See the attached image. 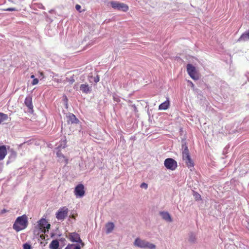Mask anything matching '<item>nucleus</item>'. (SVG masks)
<instances>
[{
  "instance_id": "nucleus-36",
  "label": "nucleus",
  "mask_w": 249,
  "mask_h": 249,
  "mask_svg": "<svg viewBox=\"0 0 249 249\" xmlns=\"http://www.w3.org/2000/svg\"><path fill=\"white\" fill-rule=\"evenodd\" d=\"M11 155L12 156H13L14 158H15L17 156V153L15 151H14V150H12L11 151Z\"/></svg>"
},
{
  "instance_id": "nucleus-22",
  "label": "nucleus",
  "mask_w": 249,
  "mask_h": 249,
  "mask_svg": "<svg viewBox=\"0 0 249 249\" xmlns=\"http://www.w3.org/2000/svg\"><path fill=\"white\" fill-rule=\"evenodd\" d=\"M59 244L57 240H53L50 244V248L52 249H57Z\"/></svg>"
},
{
  "instance_id": "nucleus-18",
  "label": "nucleus",
  "mask_w": 249,
  "mask_h": 249,
  "mask_svg": "<svg viewBox=\"0 0 249 249\" xmlns=\"http://www.w3.org/2000/svg\"><path fill=\"white\" fill-rule=\"evenodd\" d=\"M106 233L107 234L111 233L114 228V225L113 223L112 222H108L106 225Z\"/></svg>"
},
{
  "instance_id": "nucleus-28",
  "label": "nucleus",
  "mask_w": 249,
  "mask_h": 249,
  "mask_svg": "<svg viewBox=\"0 0 249 249\" xmlns=\"http://www.w3.org/2000/svg\"><path fill=\"white\" fill-rule=\"evenodd\" d=\"M68 81L69 82V83L70 84H73L74 81H75V80H74V77L73 76L71 77L69 79H68Z\"/></svg>"
},
{
  "instance_id": "nucleus-38",
  "label": "nucleus",
  "mask_w": 249,
  "mask_h": 249,
  "mask_svg": "<svg viewBox=\"0 0 249 249\" xmlns=\"http://www.w3.org/2000/svg\"><path fill=\"white\" fill-rule=\"evenodd\" d=\"M31 78H33V79H34V78H35V75H32L31 76Z\"/></svg>"
},
{
  "instance_id": "nucleus-33",
  "label": "nucleus",
  "mask_w": 249,
  "mask_h": 249,
  "mask_svg": "<svg viewBox=\"0 0 249 249\" xmlns=\"http://www.w3.org/2000/svg\"><path fill=\"white\" fill-rule=\"evenodd\" d=\"M141 187L142 188H144L145 189H147V187H148V185L146 183H142L141 184Z\"/></svg>"
},
{
  "instance_id": "nucleus-14",
  "label": "nucleus",
  "mask_w": 249,
  "mask_h": 249,
  "mask_svg": "<svg viewBox=\"0 0 249 249\" xmlns=\"http://www.w3.org/2000/svg\"><path fill=\"white\" fill-rule=\"evenodd\" d=\"M7 153L5 145L0 146V161L3 160Z\"/></svg>"
},
{
  "instance_id": "nucleus-4",
  "label": "nucleus",
  "mask_w": 249,
  "mask_h": 249,
  "mask_svg": "<svg viewBox=\"0 0 249 249\" xmlns=\"http://www.w3.org/2000/svg\"><path fill=\"white\" fill-rule=\"evenodd\" d=\"M187 71L189 76L194 80H197L199 79V75L197 73L196 68L191 64H188L186 66Z\"/></svg>"
},
{
  "instance_id": "nucleus-21",
  "label": "nucleus",
  "mask_w": 249,
  "mask_h": 249,
  "mask_svg": "<svg viewBox=\"0 0 249 249\" xmlns=\"http://www.w3.org/2000/svg\"><path fill=\"white\" fill-rule=\"evenodd\" d=\"M196 237L195 233L190 232L189 234L188 241L191 244H194L196 242Z\"/></svg>"
},
{
  "instance_id": "nucleus-7",
  "label": "nucleus",
  "mask_w": 249,
  "mask_h": 249,
  "mask_svg": "<svg viewBox=\"0 0 249 249\" xmlns=\"http://www.w3.org/2000/svg\"><path fill=\"white\" fill-rule=\"evenodd\" d=\"M110 4L112 7L114 9L122 10L124 12H126L128 10V6L123 3L112 1L110 2Z\"/></svg>"
},
{
  "instance_id": "nucleus-5",
  "label": "nucleus",
  "mask_w": 249,
  "mask_h": 249,
  "mask_svg": "<svg viewBox=\"0 0 249 249\" xmlns=\"http://www.w3.org/2000/svg\"><path fill=\"white\" fill-rule=\"evenodd\" d=\"M165 167L170 170H175L177 166V162L172 158H167L164 161Z\"/></svg>"
},
{
  "instance_id": "nucleus-12",
  "label": "nucleus",
  "mask_w": 249,
  "mask_h": 249,
  "mask_svg": "<svg viewBox=\"0 0 249 249\" xmlns=\"http://www.w3.org/2000/svg\"><path fill=\"white\" fill-rule=\"evenodd\" d=\"M24 104L29 109L33 110V105L32 103V98L31 96H28L26 97Z\"/></svg>"
},
{
  "instance_id": "nucleus-24",
  "label": "nucleus",
  "mask_w": 249,
  "mask_h": 249,
  "mask_svg": "<svg viewBox=\"0 0 249 249\" xmlns=\"http://www.w3.org/2000/svg\"><path fill=\"white\" fill-rule=\"evenodd\" d=\"M7 118V115L3 113H0V123L6 120Z\"/></svg>"
},
{
  "instance_id": "nucleus-40",
  "label": "nucleus",
  "mask_w": 249,
  "mask_h": 249,
  "mask_svg": "<svg viewBox=\"0 0 249 249\" xmlns=\"http://www.w3.org/2000/svg\"><path fill=\"white\" fill-rule=\"evenodd\" d=\"M73 88H74V89H77V86H76V85H75L74 86Z\"/></svg>"
},
{
  "instance_id": "nucleus-37",
  "label": "nucleus",
  "mask_w": 249,
  "mask_h": 249,
  "mask_svg": "<svg viewBox=\"0 0 249 249\" xmlns=\"http://www.w3.org/2000/svg\"><path fill=\"white\" fill-rule=\"evenodd\" d=\"M7 212V210H6V209H2V210L1 211L0 213H1V214H3V213H6V212Z\"/></svg>"
},
{
  "instance_id": "nucleus-34",
  "label": "nucleus",
  "mask_w": 249,
  "mask_h": 249,
  "mask_svg": "<svg viewBox=\"0 0 249 249\" xmlns=\"http://www.w3.org/2000/svg\"><path fill=\"white\" fill-rule=\"evenodd\" d=\"M4 167L3 163L2 162H0V173H1L3 170V168Z\"/></svg>"
},
{
  "instance_id": "nucleus-17",
  "label": "nucleus",
  "mask_w": 249,
  "mask_h": 249,
  "mask_svg": "<svg viewBox=\"0 0 249 249\" xmlns=\"http://www.w3.org/2000/svg\"><path fill=\"white\" fill-rule=\"evenodd\" d=\"M248 40H249V30L243 34L238 39L239 42Z\"/></svg>"
},
{
  "instance_id": "nucleus-41",
  "label": "nucleus",
  "mask_w": 249,
  "mask_h": 249,
  "mask_svg": "<svg viewBox=\"0 0 249 249\" xmlns=\"http://www.w3.org/2000/svg\"><path fill=\"white\" fill-rule=\"evenodd\" d=\"M190 83L191 84V85H192V86L193 87L194 86L193 83L191 81H190Z\"/></svg>"
},
{
  "instance_id": "nucleus-10",
  "label": "nucleus",
  "mask_w": 249,
  "mask_h": 249,
  "mask_svg": "<svg viewBox=\"0 0 249 249\" xmlns=\"http://www.w3.org/2000/svg\"><path fill=\"white\" fill-rule=\"evenodd\" d=\"M74 193L77 197H81L83 196L85 193L84 185L82 184L77 185L75 188Z\"/></svg>"
},
{
  "instance_id": "nucleus-35",
  "label": "nucleus",
  "mask_w": 249,
  "mask_h": 249,
  "mask_svg": "<svg viewBox=\"0 0 249 249\" xmlns=\"http://www.w3.org/2000/svg\"><path fill=\"white\" fill-rule=\"evenodd\" d=\"M246 228L249 230V219H248L246 220Z\"/></svg>"
},
{
  "instance_id": "nucleus-20",
  "label": "nucleus",
  "mask_w": 249,
  "mask_h": 249,
  "mask_svg": "<svg viewBox=\"0 0 249 249\" xmlns=\"http://www.w3.org/2000/svg\"><path fill=\"white\" fill-rule=\"evenodd\" d=\"M66 139L65 138H64V139H62L61 141L60 142V143L58 144L57 146V148L59 150H61V149L65 148L67 145H66Z\"/></svg>"
},
{
  "instance_id": "nucleus-30",
  "label": "nucleus",
  "mask_w": 249,
  "mask_h": 249,
  "mask_svg": "<svg viewBox=\"0 0 249 249\" xmlns=\"http://www.w3.org/2000/svg\"><path fill=\"white\" fill-rule=\"evenodd\" d=\"M81 8V6L79 4H76L75 5V9H76V10L79 11L80 13L82 12V11L80 10Z\"/></svg>"
},
{
  "instance_id": "nucleus-27",
  "label": "nucleus",
  "mask_w": 249,
  "mask_h": 249,
  "mask_svg": "<svg viewBox=\"0 0 249 249\" xmlns=\"http://www.w3.org/2000/svg\"><path fill=\"white\" fill-rule=\"evenodd\" d=\"M23 249H31L32 247L29 244L25 243L23 244Z\"/></svg>"
},
{
  "instance_id": "nucleus-1",
  "label": "nucleus",
  "mask_w": 249,
  "mask_h": 249,
  "mask_svg": "<svg viewBox=\"0 0 249 249\" xmlns=\"http://www.w3.org/2000/svg\"><path fill=\"white\" fill-rule=\"evenodd\" d=\"M28 225V217L25 215L18 216L13 224V228L16 231H19L26 229Z\"/></svg>"
},
{
  "instance_id": "nucleus-13",
  "label": "nucleus",
  "mask_w": 249,
  "mask_h": 249,
  "mask_svg": "<svg viewBox=\"0 0 249 249\" xmlns=\"http://www.w3.org/2000/svg\"><path fill=\"white\" fill-rule=\"evenodd\" d=\"M68 119V122L69 123L71 124H77L79 122L78 119L76 118L75 116L72 113H70L67 116Z\"/></svg>"
},
{
  "instance_id": "nucleus-2",
  "label": "nucleus",
  "mask_w": 249,
  "mask_h": 249,
  "mask_svg": "<svg viewBox=\"0 0 249 249\" xmlns=\"http://www.w3.org/2000/svg\"><path fill=\"white\" fill-rule=\"evenodd\" d=\"M134 244L135 246L141 248H147L149 249H156V246L154 244L145 240H142L139 238L135 239Z\"/></svg>"
},
{
  "instance_id": "nucleus-3",
  "label": "nucleus",
  "mask_w": 249,
  "mask_h": 249,
  "mask_svg": "<svg viewBox=\"0 0 249 249\" xmlns=\"http://www.w3.org/2000/svg\"><path fill=\"white\" fill-rule=\"evenodd\" d=\"M182 159L184 161H185L187 167H188L189 168L194 167V162L191 158L189 151L188 149V147L186 145L185 146L184 149L182 151Z\"/></svg>"
},
{
  "instance_id": "nucleus-15",
  "label": "nucleus",
  "mask_w": 249,
  "mask_h": 249,
  "mask_svg": "<svg viewBox=\"0 0 249 249\" xmlns=\"http://www.w3.org/2000/svg\"><path fill=\"white\" fill-rule=\"evenodd\" d=\"M160 215L162 217V219L167 222H172V219L169 213L167 212H160Z\"/></svg>"
},
{
  "instance_id": "nucleus-19",
  "label": "nucleus",
  "mask_w": 249,
  "mask_h": 249,
  "mask_svg": "<svg viewBox=\"0 0 249 249\" xmlns=\"http://www.w3.org/2000/svg\"><path fill=\"white\" fill-rule=\"evenodd\" d=\"M57 156L59 158V160L61 162L65 161V163H67L68 159L65 157L59 150L56 153Z\"/></svg>"
},
{
  "instance_id": "nucleus-25",
  "label": "nucleus",
  "mask_w": 249,
  "mask_h": 249,
  "mask_svg": "<svg viewBox=\"0 0 249 249\" xmlns=\"http://www.w3.org/2000/svg\"><path fill=\"white\" fill-rule=\"evenodd\" d=\"M32 6L34 7V8H38L39 9H43L44 8V6H43V5L40 3H37L34 2V3H33Z\"/></svg>"
},
{
  "instance_id": "nucleus-26",
  "label": "nucleus",
  "mask_w": 249,
  "mask_h": 249,
  "mask_svg": "<svg viewBox=\"0 0 249 249\" xmlns=\"http://www.w3.org/2000/svg\"><path fill=\"white\" fill-rule=\"evenodd\" d=\"M194 196L196 200H198L200 199L201 198V196L198 193H197L196 192H194Z\"/></svg>"
},
{
  "instance_id": "nucleus-11",
  "label": "nucleus",
  "mask_w": 249,
  "mask_h": 249,
  "mask_svg": "<svg viewBox=\"0 0 249 249\" xmlns=\"http://www.w3.org/2000/svg\"><path fill=\"white\" fill-rule=\"evenodd\" d=\"M79 88L80 91L85 94L90 93L92 90V87L89 86L87 83L80 85Z\"/></svg>"
},
{
  "instance_id": "nucleus-32",
  "label": "nucleus",
  "mask_w": 249,
  "mask_h": 249,
  "mask_svg": "<svg viewBox=\"0 0 249 249\" xmlns=\"http://www.w3.org/2000/svg\"><path fill=\"white\" fill-rule=\"evenodd\" d=\"M99 81V76L97 75L96 77H94V81L95 83H97Z\"/></svg>"
},
{
  "instance_id": "nucleus-29",
  "label": "nucleus",
  "mask_w": 249,
  "mask_h": 249,
  "mask_svg": "<svg viewBox=\"0 0 249 249\" xmlns=\"http://www.w3.org/2000/svg\"><path fill=\"white\" fill-rule=\"evenodd\" d=\"M38 80L37 78H34L33 80L32 84L33 85H36L37 84H38Z\"/></svg>"
},
{
  "instance_id": "nucleus-8",
  "label": "nucleus",
  "mask_w": 249,
  "mask_h": 249,
  "mask_svg": "<svg viewBox=\"0 0 249 249\" xmlns=\"http://www.w3.org/2000/svg\"><path fill=\"white\" fill-rule=\"evenodd\" d=\"M39 230L42 232H45L46 229L48 230L50 228V224L48 223L46 219L42 218L37 225Z\"/></svg>"
},
{
  "instance_id": "nucleus-23",
  "label": "nucleus",
  "mask_w": 249,
  "mask_h": 249,
  "mask_svg": "<svg viewBox=\"0 0 249 249\" xmlns=\"http://www.w3.org/2000/svg\"><path fill=\"white\" fill-rule=\"evenodd\" d=\"M65 249H81L79 245L68 244Z\"/></svg>"
},
{
  "instance_id": "nucleus-16",
  "label": "nucleus",
  "mask_w": 249,
  "mask_h": 249,
  "mask_svg": "<svg viewBox=\"0 0 249 249\" xmlns=\"http://www.w3.org/2000/svg\"><path fill=\"white\" fill-rule=\"evenodd\" d=\"M170 102L168 99H167L165 102L160 104L159 106V110H166L169 107Z\"/></svg>"
},
{
  "instance_id": "nucleus-9",
  "label": "nucleus",
  "mask_w": 249,
  "mask_h": 249,
  "mask_svg": "<svg viewBox=\"0 0 249 249\" xmlns=\"http://www.w3.org/2000/svg\"><path fill=\"white\" fill-rule=\"evenodd\" d=\"M68 238L72 242L81 243L82 246H83L84 245L80 238L79 234L76 232L70 233L69 236H68Z\"/></svg>"
},
{
  "instance_id": "nucleus-31",
  "label": "nucleus",
  "mask_w": 249,
  "mask_h": 249,
  "mask_svg": "<svg viewBox=\"0 0 249 249\" xmlns=\"http://www.w3.org/2000/svg\"><path fill=\"white\" fill-rule=\"evenodd\" d=\"M5 11H18V10H17V9H16L15 8H7L6 9H5Z\"/></svg>"
},
{
  "instance_id": "nucleus-39",
  "label": "nucleus",
  "mask_w": 249,
  "mask_h": 249,
  "mask_svg": "<svg viewBox=\"0 0 249 249\" xmlns=\"http://www.w3.org/2000/svg\"><path fill=\"white\" fill-rule=\"evenodd\" d=\"M114 100L116 101L117 102H119L118 98H116L115 97H114Z\"/></svg>"
},
{
  "instance_id": "nucleus-6",
  "label": "nucleus",
  "mask_w": 249,
  "mask_h": 249,
  "mask_svg": "<svg viewBox=\"0 0 249 249\" xmlns=\"http://www.w3.org/2000/svg\"><path fill=\"white\" fill-rule=\"evenodd\" d=\"M69 210L66 207L60 208L56 213V217L58 220H64L68 215Z\"/></svg>"
}]
</instances>
